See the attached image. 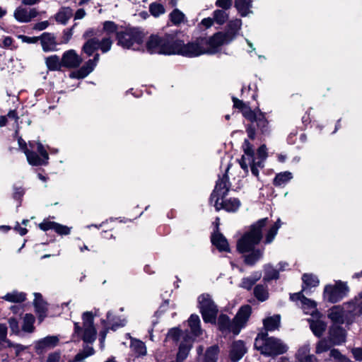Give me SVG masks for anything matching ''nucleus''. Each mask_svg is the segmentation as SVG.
I'll list each match as a JSON object with an SVG mask.
<instances>
[{"label": "nucleus", "mask_w": 362, "mask_h": 362, "mask_svg": "<svg viewBox=\"0 0 362 362\" xmlns=\"http://www.w3.org/2000/svg\"><path fill=\"white\" fill-rule=\"evenodd\" d=\"M267 221V218L259 220L238 242L237 247L240 252H251L245 257V262L247 264L253 265L262 257V252L259 250H254V248L262 238V229L266 226Z\"/></svg>", "instance_id": "nucleus-1"}, {"label": "nucleus", "mask_w": 362, "mask_h": 362, "mask_svg": "<svg viewBox=\"0 0 362 362\" xmlns=\"http://www.w3.org/2000/svg\"><path fill=\"white\" fill-rule=\"evenodd\" d=\"M255 347L262 354L276 356L286 351L287 347L279 339L269 337L267 333L257 335L255 341Z\"/></svg>", "instance_id": "nucleus-2"}, {"label": "nucleus", "mask_w": 362, "mask_h": 362, "mask_svg": "<svg viewBox=\"0 0 362 362\" xmlns=\"http://www.w3.org/2000/svg\"><path fill=\"white\" fill-rule=\"evenodd\" d=\"M175 39V36L170 34L151 35L146 42V47L151 54H173Z\"/></svg>", "instance_id": "nucleus-3"}, {"label": "nucleus", "mask_w": 362, "mask_h": 362, "mask_svg": "<svg viewBox=\"0 0 362 362\" xmlns=\"http://www.w3.org/2000/svg\"><path fill=\"white\" fill-rule=\"evenodd\" d=\"M204 38H198L194 42L185 44L175 37L173 54H180L187 57H196L206 54Z\"/></svg>", "instance_id": "nucleus-4"}, {"label": "nucleus", "mask_w": 362, "mask_h": 362, "mask_svg": "<svg viewBox=\"0 0 362 362\" xmlns=\"http://www.w3.org/2000/svg\"><path fill=\"white\" fill-rule=\"evenodd\" d=\"M144 35L136 28H129L117 33V44L125 49L140 50L143 48Z\"/></svg>", "instance_id": "nucleus-5"}, {"label": "nucleus", "mask_w": 362, "mask_h": 362, "mask_svg": "<svg viewBox=\"0 0 362 362\" xmlns=\"http://www.w3.org/2000/svg\"><path fill=\"white\" fill-rule=\"evenodd\" d=\"M30 149L25 150L28 163L31 165H44L48 163L49 154L40 142H30Z\"/></svg>", "instance_id": "nucleus-6"}, {"label": "nucleus", "mask_w": 362, "mask_h": 362, "mask_svg": "<svg viewBox=\"0 0 362 362\" xmlns=\"http://www.w3.org/2000/svg\"><path fill=\"white\" fill-rule=\"evenodd\" d=\"M182 335L183 341L180 345L179 351L177 356V361L181 362L184 359H185L189 354V351L192 347V340L191 337H189L186 334H182L180 330L177 328L171 329L166 337L167 341H173L177 342L180 336Z\"/></svg>", "instance_id": "nucleus-7"}, {"label": "nucleus", "mask_w": 362, "mask_h": 362, "mask_svg": "<svg viewBox=\"0 0 362 362\" xmlns=\"http://www.w3.org/2000/svg\"><path fill=\"white\" fill-rule=\"evenodd\" d=\"M198 304L203 320L205 322L214 323L218 308L209 294H202L198 298Z\"/></svg>", "instance_id": "nucleus-8"}, {"label": "nucleus", "mask_w": 362, "mask_h": 362, "mask_svg": "<svg viewBox=\"0 0 362 362\" xmlns=\"http://www.w3.org/2000/svg\"><path fill=\"white\" fill-rule=\"evenodd\" d=\"M349 288L345 282L337 281L334 285H327L324 289V298L334 303L343 299L349 293Z\"/></svg>", "instance_id": "nucleus-9"}, {"label": "nucleus", "mask_w": 362, "mask_h": 362, "mask_svg": "<svg viewBox=\"0 0 362 362\" xmlns=\"http://www.w3.org/2000/svg\"><path fill=\"white\" fill-rule=\"evenodd\" d=\"M204 45L206 54H214L217 53L222 45H227L231 41L226 35L224 32H218L209 38H204Z\"/></svg>", "instance_id": "nucleus-10"}, {"label": "nucleus", "mask_w": 362, "mask_h": 362, "mask_svg": "<svg viewBox=\"0 0 362 362\" xmlns=\"http://www.w3.org/2000/svg\"><path fill=\"white\" fill-rule=\"evenodd\" d=\"M252 313L251 307L248 305L242 306L233 319L234 334L240 333L241 329L245 327Z\"/></svg>", "instance_id": "nucleus-11"}, {"label": "nucleus", "mask_w": 362, "mask_h": 362, "mask_svg": "<svg viewBox=\"0 0 362 362\" xmlns=\"http://www.w3.org/2000/svg\"><path fill=\"white\" fill-rule=\"evenodd\" d=\"M290 298L293 301L300 303V305L303 310L305 314L310 315L311 317L319 314L320 313L317 310L316 303L310 299L305 298L301 294V293H296L291 294Z\"/></svg>", "instance_id": "nucleus-12"}, {"label": "nucleus", "mask_w": 362, "mask_h": 362, "mask_svg": "<svg viewBox=\"0 0 362 362\" xmlns=\"http://www.w3.org/2000/svg\"><path fill=\"white\" fill-rule=\"evenodd\" d=\"M38 14L39 12L35 8H26L20 6L14 11L13 17L19 23H29Z\"/></svg>", "instance_id": "nucleus-13"}, {"label": "nucleus", "mask_w": 362, "mask_h": 362, "mask_svg": "<svg viewBox=\"0 0 362 362\" xmlns=\"http://www.w3.org/2000/svg\"><path fill=\"white\" fill-rule=\"evenodd\" d=\"M267 157V147L265 145H262L257 150V156H254V160L252 161L250 165L252 173L255 176H258L259 168H262L264 167V162Z\"/></svg>", "instance_id": "nucleus-14"}, {"label": "nucleus", "mask_w": 362, "mask_h": 362, "mask_svg": "<svg viewBox=\"0 0 362 362\" xmlns=\"http://www.w3.org/2000/svg\"><path fill=\"white\" fill-rule=\"evenodd\" d=\"M308 321L313 334L317 337L322 336L323 333L326 330L327 324L322 319L320 313L317 315L315 314V315L309 318Z\"/></svg>", "instance_id": "nucleus-15"}, {"label": "nucleus", "mask_w": 362, "mask_h": 362, "mask_svg": "<svg viewBox=\"0 0 362 362\" xmlns=\"http://www.w3.org/2000/svg\"><path fill=\"white\" fill-rule=\"evenodd\" d=\"M40 40L42 50L45 52L57 51L58 43L54 34L50 33H43L38 38Z\"/></svg>", "instance_id": "nucleus-16"}, {"label": "nucleus", "mask_w": 362, "mask_h": 362, "mask_svg": "<svg viewBox=\"0 0 362 362\" xmlns=\"http://www.w3.org/2000/svg\"><path fill=\"white\" fill-rule=\"evenodd\" d=\"M243 148L244 154L243 155L239 163L240 167L245 170V173H248V167L254 160V151L250 143L247 140H245Z\"/></svg>", "instance_id": "nucleus-17"}, {"label": "nucleus", "mask_w": 362, "mask_h": 362, "mask_svg": "<svg viewBox=\"0 0 362 362\" xmlns=\"http://www.w3.org/2000/svg\"><path fill=\"white\" fill-rule=\"evenodd\" d=\"M82 62L81 57L74 49L65 52L62 57L63 66L73 69L78 67Z\"/></svg>", "instance_id": "nucleus-18"}, {"label": "nucleus", "mask_w": 362, "mask_h": 362, "mask_svg": "<svg viewBox=\"0 0 362 362\" xmlns=\"http://www.w3.org/2000/svg\"><path fill=\"white\" fill-rule=\"evenodd\" d=\"M83 327L81 329L78 323H75V333L82 337L85 343L90 341V314L86 313L83 316Z\"/></svg>", "instance_id": "nucleus-19"}, {"label": "nucleus", "mask_w": 362, "mask_h": 362, "mask_svg": "<svg viewBox=\"0 0 362 362\" xmlns=\"http://www.w3.org/2000/svg\"><path fill=\"white\" fill-rule=\"evenodd\" d=\"M214 206L216 210L224 209L229 212L236 211L240 206V202L237 198H230L228 199H221L218 197L215 200Z\"/></svg>", "instance_id": "nucleus-20"}, {"label": "nucleus", "mask_w": 362, "mask_h": 362, "mask_svg": "<svg viewBox=\"0 0 362 362\" xmlns=\"http://www.w3.org/2000/svg\"><path fill=\"white\" fill-rule=\"evenodd\" d=\"M229 189L228 184V178L226 176L219 180L215 187V189L211 196V202H215V200L218 197L219 200L225 198Z\"/></svg>", "instance_id": "nucleus-21"}, {"label": "nucleus", "mask_w": 362, "mask_h": 362, "mask_svg": "<svg viewBox=\"0 0 362 362\" xmlns=\"http://www.w3.org/2000/svg\"><path fill=\"white\" fill-rule=\"evenodd\" d=\"M346 332L344 329L337 325H333L329 331V340L332 345H339L345 341Z\"/></svg>", "instance_id": "nucleus-22"}, {"label": "nucleus", "mask_w": 362, "mask_h": 362, "mask_svg": "<svg viewBox=\"0 0 362 362\" xmlns=\"http://www.w3.org/2000/svg\"><path fill=\"white\" fill-rule=\"evenodd\" d=\"M328 317L334 324H343L345 318H348L344 306H333L329 310Z\"/></svg>", "instance_id": "nucleus-23"}, {"label": "nucleus", "mask_w": 362, "mask_h": 362, "mask_svg": "<svg viewBox=\"0 0 362 362\" xmlns=\"http://www.w3.org/2000/svg\"><path fill=\"white\" fill-rule=\"evenodd\" d=\"M252 115V117H251L252 118H248L247 120L250 122H255L262 133H267L269 132V122L266 119L264 114L259 110H255Z\"/></svg>", "instance_id": "nucleus-24"}, {"label": "nucleus", "mask_w": 362, "mask_h": 362, "mask_svg": "<svg viewBox=\"0 0 362 362\" xmlns=\"http://www.w3.org/2000/svg\"><path fill=\"white\" fill-rule=\"evenodd\" d=\"M348 317H354L362 314V301L355 298L346 303L344 304Z\"/></svg>", "instance_id": "nucleus-25"}, {"label": "nucleus", "mask_w": 362, "mask_h": 362, "mask_svg": "<svg viewBox=\"0 0 362 362\" xmlns=\"http://www.w3.org/2000/svg\"><path fill=\"white\" fill-rule=\"evenodd\" d=\"M59 339L57 337H47L38 341L35 344L36 351L42 354L45 350L53 348L57 345Z\"/></svg>", "instance_id": "nucleus-26"}, {"label": "nucleus", "mask_w": 362, "mask_h": 362, "mask_svg": "<svg viewBox=\"0 0 362 362\" xmlns=\"http://www.w3.org/2000/svg\"><path fill=\"white\" fill-rule=\"evenodd\" d=\"M34 306L35 308V311L38 315L39 320L41 322L47 315V304L42 299L40 293H34Z\"/></svg>", "instance_id": "nucleus-27"}, {"label": "nucleus", "mask_w": 362, "mask_h": 362, "mask_svg": "<svg viewBox=\"0 0 362 362\" xmlns=\"http://www.w3.org/2000/svg\"><path fill=\"white\" fill-rule=\"evenodd\" d=\"M246 352L244 343L242 341H238L233 344L230 356L233 362L239 361Z\"/></svg>", "instance_id": "nucleus-28"}, {"label": "nucleus", "mask_w": 362, "mask_h": 362, "mask_svg": "<svg viewBox=\"0 0 362 362\" xmlns=\"http://www.w3.org/2000/svg\"><path fill=\"white\" fill-rule=\"evenodd\" d=\"M211 242L219 251H229V245L226 238L218 231L212 235Z\"/></svg>", "instance_id": "nucleus-29"}, {"label": "nucleus", "mask_w": 362, "mask_h": 362, "mask_svg": "<svg viewBox=\"0 0 362 362\" xmlns=\"http://www.w3.org/2000/svg\"><path fill=\"white\" fill-rule=\"evenodd\" d=\"M218 326L219 329L225 334L233 333V320L231 322L230 318L226 315H221L218 319Z\"/></svg>", "instance_id": "nucleus-30"}, {"label": "nucleus", "mask_w": 362, "mask_h": 362, "mask_svg": "<svg viewBox=\"0 0 362 362\" xmlns=\"http://www.w3.org/2000/svg\"><path fill=\"white\" fill-rule=\"evenodd\" d=\"M241 25L242 21L240 19L232 20L228 23L227 30L224 33L231 42L237 36Z\"/></svg>", "instance_id": "nucleus-31"}, {"label": "nucleus", "mask_w": 362, "mask_h": 362, "mask_svg": "<svg viewBox=\"0 0 362 362\" xmlns=\"http://www.w3.org/2000/svg\"><path fill=\"white\" fill-rule=\"evenodd\" d=\"M303 286L302 292L305 293H308V291L312 287H316L319 284V280L317 277L313 274H305L302 276Z\"/></svg>", "instance_id": "nucleus-32"}, {"label": "nucleus", "mask_w": 362, "mask_h": 362, "mask_svg": "<svg viewBox=\"0 0 362 362\" xmlns=\"http://www.w3.org/2000/svg\"><path fill=\"white\" fill-rule=\"evenodd\" d=\"M252 0H235V7L242 16H246L252 12Z\"/></svg>", "instance_id": "nucleus-33"}, {"label": "nucleus", "mask_w": 362, "mask_h": 362, "mask_svg": "<svg viewBox=\"0 0 362 362\" xmlns=\"http://www.w3.org/2000/svg\"><path fill=\"white\" fill-rule=\"evenodd\" d=\"M233 105L235 108L239 109L241 112L244 117L247 119L248 118H252L254 110H251V108L248 106L247 104L245 103L243 101L233 98Z\"/></svg>", "instance_id": "nucleus-34"}, {"label": "nucleus", "mask_w": 362, "mask_h": 362, "mask_svg": "<svg viewBox=\"0 0 362 362\" xmlns=\"http://www.w3.org/2000/svg\"><path fill=\"white\" fill-rule=\"evenodd\" d=\"M112 45V41L110 37H104L101 41H97L92 39V51L100 49L103 52H108Z\"/></svg>", "instance_id": "nucleus-35"}, {"label": "nucleus", "mask_w": 362, "mask_h": 362, "mask_svg": "<svg viewBox=\"0 0 362 362\" xmlns=\"http://www.w3.org/2000/svg\"><path fill=\"white\" fill-rule=\"evenodd\" d=\"M45 64L50 71H58L63 66L62 59L57 55H52L45 59Z\"/></svg>", "instance_id": "nucleus-36"}, {"label": "nucleus", "mask_w": 362, "mask_h": 362, "mask_svg": "<svg viewBox=\"0 0 362 362\" xmlns=\"http://www.w3.org/2000/svg\"><path fill=\"white\" fill-rule=\"evenodd\" d=\"M293 178L291 172L285 171L277 174L274 179V185L276 186H283L288 183Z\"/></svg>", "instance_id": "nucleus-37"}, {"label": "nucleus", "mask_w": 362, "mask_h": 362, "mask_svg": "<svg viewBox=\"0 0 362 362\" xmlns=\"http://www.w3.org/2000/svg\"><path fill=\"white\" fill-rule=\"evenodd\" d=\"M189 325L191 328V331L193 334L196 337L199 336L202 334L200 329V319L197 315H192L188 320Z\"/></svg>", "instance_id": "nucleus-38"}, {"label": "nucleus", "mask_w": 362, "mask_h": 362, "mask_svg": "<svg viewBox=\"0 0 362 362\" xmlns=\"http://www.w3.org/2000/svg\"><path fill=\"white\" fill-rule=\"evenodd\" d=\"M72 10L68 7L62 8L56 15V21L62 24H66L72 16Z\"/></svg>", "instance_id": "nucleus-39"}, {"label": "nucleus", "mask_w": 362, "mask_h": 362, "mask_svg": "<svg viewBox=\"0 0 362 362\" xmlns=\"http://www.w3.org/2000/svg\"><path fill=\"white\" fill-rule=\"evenodd\" d=\"M3 298L12 303H21L25 300V294L23 292L13 291L5 295Z\"/></svg>", "instance_id": "nucleus-40"}, {"label": "nucleus", "mask_w": 362, "mask_h": 362, "mask_svg": "<svg viewBox=\"0 0 362 362\" xmlns=\"http://www.w3.org/2000/svg\"><path fill=\"white\" fill-rule=\"evenodd\" d=\"M280 324V316L274 315L264 320V326L267 331H273L277 329Z\"/></svg>", "instance_id": "nucleus-41"}, {"label": "nucleus", "mask_w": 362, "mask_h": 362, "mask_svg": "<svg viewBox=\"0 0 362 362\" xmlns=\"http://www.w3.org/2000/svg\"><path fill=\"white\" fill-rule=\"evenodd\" d=\"M261 273H256L253 276L243 279L240 286L250 290L253 285L261 278Z\"/></svg>", "instance_id": "nucleus-42"}, {"label": "nucleus", "mask_w": 362, "mask_h": 362, "mask_svg": "<svg viewBox=\"0 0 362 362\" xmlns=\"http://www.w3.org/2000/svg\"><path fill=\"white\" fill-rule=\"evenodd\" d=\"M281 220L279 218L276 222L270 227L266 235L265 243L269 244L271 243L274 239L276 235L277 234L279 228L281 227Z\"/></svg>", "instance_id": "nucleus-43"}, {"label": "nucleus", "mask_w": 362, "mask_h": 362, "mask_svg": "<svg viewBox=\"0 0 362 362\" xmlns=\"http://www.w3.org/2000/svg\"><path fill=\"white\" fill-rule=\"evenodd\" d=\"M18 117L15 110H11L6 116L0 117V127L6 125V122L9 121L13 122V125L18 127Z\"/></svg>", "instance_id": "nucleus-44"}, {"label": "nucleus", "mask_w": 362, "mask_h": 362, "mask_svg": "<svg viewBox=\"0 0 362 362\" xmlns=\"http://www.w3.org/2000/svg\"><path fill=\"white\" fill-rule=\"evenodd\" d=\"M279 278V271L274 269L272 265L268 264L264 267V281L277 279Z\"/></svg>", "instance_id": "nucleus-45"}, {"label": "nucleus", "mask_w": 362, "mask_h": 362, "mask_svg": "<svg viewBox=\"0 0 362 362\" xmlns=\"http://www.w3.org/2000/svg\"><path fill=\"white\" fill-rule=\"evenodd\" d=\"M255 296L260 301H264L268 298V291L263 285H257L254 289Z\"/></svg>", "instance_id": "nucleus-46"}, {"label": "nucleus", "mask_w": 362, "mask_h": 362, "mask_svg": "<svg viewBox=\"0 0 362 362\" xmlns=\"http://www.w3.org/2000/svg\"><path fill=\"white\" fill-rule=\"evenodd\" d=\"M131 348L139 355H145L146 354V348L144 342L137 339H132Z\"/></svg>", "instance_id": "nucleus-47"}, {"label": "nucleus", "mask_w": 362, "mask_h": 362, "mask_svg": "<svg viewBox=\"0 0 362 362\" xmlns=\"http://www.w3.org/2000/svg\"><path fill=\"white\" fill-rule=\"evenodd\" d=\"M333 346L329 339H322L320 340L315 347V353L320 354L322 353L327 351L330 347Z\"/></svg>", "instance_id": "nucleus-48"}, {"label": "nucleus", "mask_w": 362, "mask_h": 362, "mask_svg": "<svg viewBox=\"0 0 362 362\" xmlns=\"http://www.w3.org/2000/svg\"><path fill=\"white\" fill-rule=\"evenodd\" d=\"M35 317L31 314H26L23 317V330L26 332H32L34 329L33 323Z\"/></svg>", "instance_id": "nucleus-49"}, {"label": "nucleus", "mask_w": 362, "mask_h": 362, "mask_svg": "<svg viewBox=\"0 0 362 362\" xmlns=\"http://www.w3.org/2000/svg\"><path fill=\"white\" fill-rule=\"evenodd\" d=\"M218 353V346H214L208 349L206 352L205 362H216Z\"/></svg>", "instance_id": "nucleus-50"}, {"label": "nucleus", "mask_w": 362, "mask_h": 362, "mask_svg": "<svg viewBox=\"0 0 362 362\" xmlns=\"http://www.w3.org/2000/svg\"><path fill=\"white\" fill-rule=\"evenodd\" d=\"M228 18V14L223 10H216L214 12V21L219 25H223L227 21Z\"/></svg>", "instance_id": "nucleus-51"}, {"label": "nucleus", "mask_w": 362, "mask_h": 362, "mask_svg": "<svg viewBox=\"0 0 362 362\" xmlns=\"http://www.w3.org/2000/svg\"><path fill=\"white\" fill-rule=\"evenodd\" d=\"M310 344L306 343V344H303V346H301L298 349V350L296 354V358L298 361L302 359L304 357L309 356L311 355L310 354Z\"/></svg>", "instance_id": "nucleus-52"}, {"label": "nucleus", "mask_w": 362, "mask_h": 362, "mask_svg": "<svg viewBox=\"0 0 362 362\" xmlns=\"http://www.w3.org/2000/svg\"><path fill=\"white\" fill-rule=\"evenodd\" d=\"M170 20L172 22L175 24L178 25L184 21L185 15L182 12H181L180 10L175 8L173 11V12L170 15Z\"/></svg>", "instance_id": "nucleus-53"}, {"label": "nucleus", "mask_w": 362, "mask_h": 362, "mask_svg": "<svg viewBox=\"0 0 362 362\" xmlns=\"http://www.w3.org/2000/svg\"><path fill=\"white\" fill-rule=\"evenodd\" d=\"M149 11L153 16L158 17L165 13V8L160 4L153 3L149 6Z\"/></svg>", "instance_id": "nucleus-54"}, {"label": "nucleus", "mask_w": 362, "mask_h": 362, "mask_svg": "<svg viewBox=\"0 0 362 362\" xmlns=\"http://www.w3.org/2000/svg\"><path fill=\"white\" fill-rule=\"evenodd\" d=\"M111 315H112V313H108L107 315V320L110 322V323H111V328L112 329L115 330L117 328L124 327L126 325L127 320L124 318L119 320L118 322L117 321L115 322L114 320L111 318Z\"/></svg>", "instance_id": "nucleus-55"}, {"label": "nucleus", "mask_w": 362, "mask_h": 362, "mask_svg": "<svg viewBox=\"0 0 362 362\" xmlns=\"http://www.w3.org/2000/svg\"><path fill=\"white\" fill-rule=\"evenodd\" d=\"M90 69L88 66H83L76 71H74L70 74L71 78H83L88 75Z\"/></svg>", "instance_id": "nucleus-56"}, {"label": "nucleus", "mask_w": 362, "mask_h": 362, "mask_svg": "<svg viewBox=\"0 0 362 362\" xmlns=\"http://www.w3.org/2000/svg\"><path fill=\"white\" fill-rule=\"evenodd\" d=\"M117 25L112 21H105L103 23V30L108 35L114 33L117 31Z\"/></svg>", "instance_id": "nucleus-57"}, {"label": "nucleus", "mask_w": 362, "mask_h": 362, "mask_svg": "<svg viewBox=\"0 0 362 362\" xmlns=\"http://www.w3.org/2000/svg\"><path fill=\"white\" fill-rule=\"evenodd\" d=\"M54 230L59 235H69L71 232V228L56 223Z\"/></svg>", "instance_id": "nucleus-58"}, {"label": "nucleus", "mask_w": 362, "mask_h": 362, "mask_svg": "<svg viewBox=\"0 0 362 362\" xmlns=\"http://www.w3.org/2000/svg\"><path fill=\"white\" fill-rule=\"evenodd\" d=\"M329 356L333 358L337 362H341L346 356L342 355L339 350L333 349L330 350Z\"/></svg>", "instance_id": "nucleus-59"}, {"label": "nucleus", "mask_w": 362, "mask_h": 362, "mask_svg": "<svg viewBox=\"0 0 362 362\" xmlns=\"http://www.w3.org/2000/svg\"><path fill=\"white\" fill-rule=\"evenodd\" d=\"M56 223L52 221H43L39 224V227L42 230H54Z\"/></svg>", "instance_id": "nucleus-60"}, {"label": "nucleus", "mask_w": 362, "mask_h": 362, "mask_svg": "<svg viewBox=\"0 0 362 362\" xmlns=\"http://www.w3.org/2000/svg\"><path fill=\"white\" fill-rule=\"evenodd\" d=\"M216 6L221 7L223 9H228L232 6V0H217L216 2Z\"/></svg>", "instance_id": "nucleus-61"}, {"label": "nucleus", "mask_w": 362, "mask_h": 362, "mask_svg": "<svg viewBox=\"0 0 362 362\" xmlns=\"http://www.w3.org/2000/svg\"><path fill=\"white\" fill-rule=\"evenodd\" d=\"M9 326L11 330L14 334H18L20 332V329L18 327V323L16 320L13 318H11L8 321Z\"/></svg>", "instance_id": "nucleus-62"}, {"label": "nucleus", "mask_w": 362, "mask_h": 362, "mask_svg": "<svg viewBox=\"0 0 362 362\" xmlns=\"http://www.w3.org/2000/svg\"><path fill=\"white\" fill-rule=\"evenodd\" d=\"M351 351L356 361H362V347L353 348Z\"/></svg>", "instance_id": "nucleus-63"}, {"label": "nucleus", "mask_w": 362, "mask_h": 362, "mask_svg": "<svg viewBox=\"0 0 362 362\" xmlns=\"http://www.w3.org/2000/svg\"><path fill=\"white\" fill-rule=\"evenodd\" d=\"M89 355L90 351L79 353L76 356L75 359L72 362H82V361L88 357Z\"/></svg>", "instance_id": "nucleus-64"}]
</instances>
